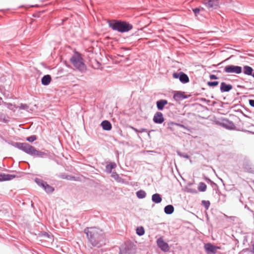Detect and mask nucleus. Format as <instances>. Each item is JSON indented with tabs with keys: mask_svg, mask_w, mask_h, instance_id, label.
I'll return each instance as SVG.
<instances>
[{
	"mask_svg": "<svg viewBox=\"0 0 254 254\" xmlns=\"http://www.w3.org/2000/svg\"><path fill=\"white\" fill-rule=\"evenodd\" d=\"M88 241L93 246L100 248L105 245L106 238L104 231L95 227H86L84 230Z\"/></svg>",
	"mask_w": 254,
	"mask_h": 254,
	"instance_id": "f257e3e1",
	"label": "nucleus"
},
{
	"mask_svg": "<svg viewBox=\"0 0 254 254\" xmlns=\"http://www.w3.org/2000/svg\"><path fill=\"white\" fill-rule=\"evenodd\" d=\"M107 23L109 28L113 31L121 33H127L133 28L132 24L125 20H109L107 21Z\"/></svg>",
	"mask_w": 254,
	"mask_h": 254,
	"instance_id": "f03ea898",
	"label": "nucleus"
},
{
	"mask_svg": "<svg viewBox=\"0 0 254 254\" xmlns=\"http://www.w3.org/2000/svg\"><path fill=\"white\" fill-rule=\"evenodd\" d=\"M70 62L76 70L81 73H85L87 69V67L84 63L83 59L81 54L78 51H75L73 54L70 59Z\"/></svg>",
	"mask_w": 254,
	"mask_h": 254,
	"instance_id": "7ed1b4c3",
	"label": "nucleus"
},
{
	"mask_svg": "<svg viewBox=\"0 0 254 254\" xmlns=\"http://www.w3.org/2000/svg\"><path fill=\"white\" fill-rule=\"evenodd\" d=\"M24 153L34 157H40L42 158H46L49 156L48 153L38 150L35 147L29 143L27 144Z\"/></svg>",
	"mask_w": 254,
	"mask_h": 254,
	"instance_id": "20e7f679",
	"label": "nucleus"
},
{
	"mask_svg": "<svg viewBox=\"0 0 254 254\" xmlns=\"http://www.w3.org/2000/svg\"><path fill=\"white\" fill-rule=\"evenodd\" d=\"M136 246L131 241H127L120 248L119 254H135Z\"/></svg>",
	"mask_w": 254,
	"mask_h": 254,
	"instance_id": "39448f33",
	"label": "nucleus"
},
{
	"mask_svg": "<svg viewBox=\"0 0 254 254\" xmlns=\"http://www.w3.org/2000/svg\"><path fill=\"white\" fill-rule=\"evenodd\" d=\"M0 138L8 144L25 152L28 143L14 142L10 140H6L2 135H0Z\"/></svg>",
	"mask_w": 254,
	"mask_h": 254,
	"instance_id": "423d86ee",
	"label": "nucleus"
},
{
	"mask_svg": "<svg viewBox=\"0 0 254 254\" xmlns=\"http://www.w3.org/2000/svg\"><path fill=\"white\" fill-rule=\"evenodd\" d=\"M172 77L173 78L179 79L180 82L183 84L188 83L190 81L189 76L183 71L174 72Z\"/></svg>",
	"mask_w": 254,
	"mask_h": 254,
	"instance_id": "0eeeda50",
	"label": "nucleus"
},
{
	"mask_svg": "<svg viewBox=\"0 0 254 254\" xmlns=\"http://www.w3.org/2000/svg\"><path fill=\"white\" fill-rule=\"evenodd\" d=\"M156 243L158 247L162 251L165 253L169 252L170 249L169 246L167 242L164 241L162 237H160L157 240Z\"/></svg>",
	"mask_w": 254,
	"mask_h": 254,
	"instance_id": "6e6552de",
	"label": "nucleus"
},
{
	"mask_svg": "<svg viewBox=\"0 0 254 254\" xmlns=\"http://www.w3.org/2000/svg\"><path fill=\"white\" fill-rule=\"evenodd\" d=\"M204 250L207 254H215L218 249L220 247L216 246L210 243H207L204 245Z\"/></svg>",
	"mask_w": 254,
	"mask_h": 254,
	"instance_id": "1a4fd4ad",
	"label": "nucleus"
},
{
	"mask_svg": "<svg viewBox=\"0 0 254 254\" xmlns=\"http://www.w3.org/2000/svg\"><path fill=\"white\" fill-rule=\"evenodd\" d=\"M190 95H186L185 92L182 91H176L173 94V98L177 102L188 99Z\"/></svg>",
	"mask_w": 254,
	"mask_h": 254,
	"instance_id": "9d476101",
	"label": "nucleus"
},
{
	"mask_svg": "<svg viewBox=\"0 0 254 254\" xmlns=\"http://www.w3.org/2000/svg\"><path fill=\"white\" fill-rule=\"evenodd\" d=\"M225 71L227 73L239 74L242 72V67L239 66L227 65L225 67Z\"/></svg>",
	"mask_w": 254,
	"mask_h": 254,
	"instance_id": "9b49d317",
	"label": "nucleus"
},
{
	"mask_svg": "<svg viewBox=\"0 0 254 254\" xmlns=\"http://www.w3.org/2000/svg\"><path fill=\"white\" fill-rule=\"evenodd\" d=\"M203 4L208 8L217 9L219 5V0H205Z\"/></svg>",
	"mask_w": 254,
	"mask_h": 254,
	"instance_id": "f8f14e48",
	"label": "nucleus"
},
{
	"mask_svg": "<svg viewBox=\"0 0 254 254\" xmlns=\"http://www.w3.org/2000/svg\"><path fill=\"white\" fill-rule=\"evenodd\" d=\"M164 121L165 118L162 113L158 111L155 113L153 118V121L155 124H161Z\"/></svg>",
	"mask_w": 254,
	"mask_h": 254,
	"instance_id": "ddd939ff",
	"label": "nucleus"
},
{
	"mask_svg": "<svg viewBox=\"0 0 254 254\" xmlns=\"http://www.w3.org/2000/svg\"><path fill=\"white\" fill-rule=\"evenodd\" d=\"M168 102L166 99H159L156 102V108L159 111H163L165 108V106L167 105Z\"/></svg>",
	"mask_w": 254,
	"mask_h": 254,
	"instance_id": "4468645a",
	"label": "nucleus"
},
{
	"mask_svg": "<svg viewBox=\"0 0 254 254\" xmlns=\"http://www.w3.org/2000/svg\"><path fill=\"white\" fill-rule=\"evenodd\" d=\"M221 109H217L218 113L212 117V121L217 125H219L222 127V117H219L218 114L221 115V113L220 112Z\"/></svg>",
	"mask_w": 254,
	"mask_h": 254,
	"instance_id": "2eb2a0df",
	"label": "nucleus"
},
{
	"mask_svg": "<svg viewBox=\"0 0 254 254\" xmlns=\"http://www.w3.org/2000/svg\"><path fill=\"white\" fill-rule=\"evenodd\" d=\"M102 129L106 131H110L112 129V125L110 121L105 120L100 124Z\"/></svg>",
	"mask_w": 254,
	"mask_h": 254,
	"instance_id": "dca6fc26",
	"label": "nucleus"
},
{
	"mask_svg": "<svg viewBox=\"0 0 254 254\" xmlns=\"http://www.w3.org/2000/svg\"><path fill=\"white\" fill-rule=\"evenodd\" d=\"M52 80V77L50 74L44 75L41 78V84L43 86H48L51 83Z\"/></svg>",
	"mask_w": 254,
	"mask_h": 254,
	"instance_id": "f3484780",
	"label": "nucleus"
},
{
	"mask_svg": "<svg viewBox=\"0 0 254 254\" xmlns=\"http://www.w3.org/2000/svg\"><path fill=\"white\" fill-rule=\"evenodd\" d=\"M151 200L153 203L155 204L160 203L162 201V196L160 194L155 193L152 195Z\"/></svg>",
	"mask_w": 254,
	"mask_h": 254,
	"instance_id": "a211bd4d",
	"label": "nucleus"
},
{
	"mask_svg": "<svg viewBox=\"0 0 254 254\" xmlns=\"http://www.w3.org/2000/svg\"><path fill=\"white\" fill-rule=\"evenodd\" d=\"M117 166L116 163L114 162H110L106 166V172L108 174L113 173L112 170Z\"/></svg>",
	"mask_w": 254,
	"mask_h": 254,
	"instance_id": "6ab92c4d",
	"label": "nucleus"
},
{
	"mask_svg": "<svg viewBox=\"0 0 254 254\" xmlns=\"http://www.w3.org/2000/svg\"><path fill=\"white\" fill-rule=\"evenodd\" d=\"M48 194H51L55 191V188L50 186L47 182L42 188Z\"/></svg>",
	"mask_w": 254,
	"mask_h": 254,
	"instance_id": "aec40b11",
	"label": "nucleus"
},
{
	"mask_svg": "<svg viewBox=\"0 0 254 254\" xmlns=\"http://www.w3.org/2000/svg\"><path fill=\"white\" fill-rule=\"evenodd\" d=\"M164 213L167 215H171L174 212V207L172 204H168L164 208Z\"/></svg>",
	"mask_w": 254,
	"mask_h": 254,
	"instance_id": "412c9836",
	"label": "nucleus"
},
{
	"mask_svg": "<svg viewBox=\"0 0 254 254\" xmlns=\"http://www.w3.org/2000/svg\"><path fill=\"white\" fill-rule=\"evenodd\" d=\"M193 184V183L192 182H190L188 183L187 186L185 188V190L187 192L191 193L192 194L197 193V191L195 189H191V188H189V187H191Z\"/></svg>",
	"mask_w": 254,
	"mask_h": 254,
	"instance_id": "4be33fe9",
	"label": "nucleus"
},
{
	"mask_svg": "<svg viewBox=\"0 0 254 254\" xmlns=\"http://www.w3.org/2000/svg\"><path fill=\"white\" fill-rule=\"evenodd\" d=\"M111 174V177L113 178L118 183H123L124 182V180L121 177H120L119 176V175L117 174L116 172H113V173Z\"/></svg>",
	"mask_w": 254,
	"mask_h": 254,
	"instance_id": "5701e85b",
	"label": "nucleus"
},
{
	"mask_svg": "<svg viewBox=\"0 0 254 254\" xmlns=\"http://www.w3.org/2000/svg\"><path fill=\"white\" fill-rule=\"evenodd\" d=\"M136 195L139 199L144 198L146 196V192L142 190H140L136 192Z\"/></svg>",
	"mask_w": 254,
	"mask_h": 254,
	"instance_id": "b1692460",
	"label": "nucleus"
},
{
	"mask_svg": "<svg viewBox=\"0 0 254 254\" xmlns=\"http://www.w3.org/2000/svg\"><path fill=\"white\" fill-rule=\"evenodd\" d=\"M207 189L206 185L203 182H200L198 185V190L200 192H204Z\"/></svg>",
	"mask_w": 254,
	"mask_h": 254,
	"instance_id": "393cba45",
	"label": "nucleus"
},
{
	"mask_svg": "<svg viewBox=\"0 0 254 254\" xmlns=\"http://www.w3.org/2000/svg\"><path fill=\"white\" fill-rule=\"evenodd\" d=\"M164 126H166L167 128L171 131L175 130L174 126L175 125V122H169L168 123L165 122L164 123Z\"/></svg>",
	"mask_w": 254,
	"mask_h": 254,
	"instance_id": "a878e982",
	"label": "nucleus"
},
{
	"mask_svg": "<svg viewBox=\"0 0 254 254\" xmlns=\"http://www.w3.org/2000/svg\"><path fill=\"white\" fill-rule=\"evenodd\" d=\"M136 233L139 236H142L145 234V230L143 227H137L136 229Z\"/></svg>",
	"mask_w": 254,
	"mask_h": 254,
	"instance_id": "bb28decb",
	"label": "nucleus"
},
{
	"mask_svg": "<svg viewBox=\"0 0 254 254\" xmlns=\"http://www.w3.org/2000/svg\"><path fill=\"white\" fill-rule=\"evenodd\" d=\"M253 68L249 66L246 65L244 67V73L247 75H252Z\"/></svg>",
	"mask_w": 254,
	"mask_h": 254,
	"instance_id": "cd10ccee",
	"label": "nucleus"
},
{
	"mask_svg": "<svg viewBox=\"0 0 254 254\" xmlns=\"http://www.w3.org/2000/svg\"><path fill=\"white\" fill-rule=\"evenodd\" d=\"M34 182L36 183V184L41 188L43 187V186L45 185V184L46 183V181L43 180L41 179L38 178H35L34 179Z\"/></svg>",
	"mask_w": 254,
	"mask_h": 254,
	"instance_id": "c85d7f7f",
	"label": "nucleus"
},
{
	"mask_svg": "<svg viewBox=\"0 0 254 254\" xmlns=\"http://www.w3.org/2000/svg\"><path fill=\"white\" fill-rule=\"evenodd\" d=\"M176 153L180 157L184 158H186L187 159H188L190 158V156L189 154H188L186 153H184V152H182L179 150H177Z\"/></svg>",
	"mask_w": 254,
	"mask_h": 254,
	"instance_id": "c756f323",
	"label": "nucleus"
},
{
	"mask_svg": "<svg viewBox=\"0 0 254 254\" xmlns=\"http://www.w3.org/2000/svg\"><path fill=\"white\" fill-rule=\"evenodd\" d=\"M128 127L131 128L132 130H133L136 133H142L143 132L147 131V129L145 128H140V129H137L132 126H129Z\"/></svg>",
	"mask_w": 254,
	"mask_h": 254,
	"instance_id": "7c9ffc66",
	"label": "nucleus"
},
{
	"mask_svg": "<svg viewBox=\"0 0 254 254\" xmlns=\"http://www.w3.org/2000/svg\"><path fill=\"white\" fill-rule=\"evenodd\" d=\"M175 125L176 126H178V127H182V128L185 129L186 130H187V131H188L190 133L192 132V130H191V128L185 126L183 124L178 123H175Z\"/></svg>",
	"mask_w": 254,
	"mask_h": 254,
	"instance_id": "2f4dec72",
	"label": "nucleus"
},
{
	"mask_svg": "<svg viewBox=\"0 0 254 254\" xmlns=\"http://www.w3.org/2000/svg\"><path fill=\"white\" fill-rule=\"evenodd\" d=\"M204 180L207 183L210 184V185L212 186V187H215L216 188H218V185L215 183L214 182H213L210 179H209L208 177L205 176L204 178Z\"/></svg>",
	"mask_w": 254,
	"mask_h": 254,
	"instance_id": "473e14b6",
	"label": "nucleus"
},
{
	"mask_svg": "<svg viewBox=\"0 0 254 254\" xmlns=\"http://www.w3.org/2000/svg\"><path fill=\"white\" fill-rule=\"evenodd\" d=\"M201 204L204 207L206 210H208L210 205V202L209 200H203L201 201Z\"/></svg>",
	"mask_w": 254,
	"mask_h": 254,
	"instance_id": "72a5a7b5",
	"label": "nucleus"
},
{
	"mask_svg": "<svg viewBox=\"0 0 254 254\" xmlns=\"http://www.w3.org/2000/svg\"><path fill=\"white\" fill-rule=\"evenodd\" d=\"M37 139V136L36 135H32L26 138V140L29 142H33Z\"/></svg>",
	"mask_w": 254,
	"mask_h": 254,
	"instance_id": "f704fd0d",
	"label": "nucleus"
},
{
	"mask_svg": "<svg viewBox=\"0 0 254 254\" xmlns=\"http://www.w3.org/2000/svg\"><path fill=\"white\" fill-rule=\"evenodd\" d=\"M61 178L63 179H66L67 180H70V181H75V180L74 176H73L71 175H63L62 176Z\"/></svg>",
	"mask_w": 254,
	"mask_h": 254,
	"instance_id": "c9c22d12",
	"label": "nucleus"
},
{
	"mask_svg": "<svg viewBox=\"0 0 254 254\" xmlns=\"http://www.w3.org/2000/svg\"><path fill=\"white\" fill-rule=\"evenodd\" d=\"M18 108H19L20 110H26L28 112H30L28 109H29V106L26 104H20L19 106H18Z\"/></svg>",
	"mask_w": 254,
	"mask_h": 254,
	"instance_id": "e433bc0d",
	"label": "nucleus"
},
{
	"mask_svg": "<svg viewBox=\"0 0 254 254\" xmlns=\"http://www.w3.org/2000/svg\"><path fill=\"white\" fill-rule=\"evenodd\" d=\"M233 86L230 84H226L223 82V92H227L232 89Z\"/></svg>",
	"mask_w": 254,
	"mask_h": 254,
	"instance_id": "4c0bfd02",
	"label": "nucleus"
},
{
	"mask_svg": "<svg viewBox=\"0 0 254 254\" xmlns=\"http://www.w3.org/2000/svg\"><path fill=\"white\" fill-rule=\"evenodd\" d=\"M207 84L209 87H214L218 85L219 82L217 81H208Z\"/></svg>",
	"mask_w": 254,
	"mask_h": 254,
	"instance_id": "58836bf2",
	"label": "nucleus"
},
{
	"mask_svg": "<svg viewBox=\"0 0 254 254\" xmlns=\"http://www.w3.org/2000/svg\"><path fill=\"white\" fill-rule=\"evenodd\" d=\"M7 174L0 173V182L7 181Z\"/></svg>",
	"mask_w": 254,
	"mask_h": 254,
	"instance_id": "ea45409f",
	"label": "nucleus"
},
{
	"mask_svg": "<svg viewBox=\"0 0 254 254\" xmlns=\"http://www.w3.org/2000/svg\"><path fill=\"white\" fill-rule=\"evenodd\" d=\"M7 181H10L14 178H18V176L14 174H7Z\"/></svg>",
	"mask_w": 254,
	"mask_h": 254,
	"instance_id": "a19ab883",
	"label": "nucleus"
},
{
	"mask_svg": "<svg viewBox=\"0 0 254 254\" xmlns=\"http://www.w3.org/2000/svg\"><path fill=\"white\" fill-rule=\"evenodd\" d=\"M6 105L7 108L11 110H13L14 108H18V106L15 105H13L12 103H7Z\"/></svg>",
	"mask_w": 254,
	"mask_h": 254,
	"instance_id": "79ce46f5",
	"label": "nucleus"
},
{
	"mask_svg": "<svg viewBox=\"0 0 254 254\" xmlns=\"http://www.w3.org/2000/svg\"><path fill=\"white\" fill-rule=\"evenodd\" d=\"M192 11H193L195 16H197L200 12V9L198 7H195V8L192 9Z\"/></svg>",
	"mask_w": 254,
	"mask_h": 254,
	"instance_id": "37998d69",
	"label": "nucleus"
},
{
	"mask_svg": "<svg viewBox=\"0 0 254 254\" xmlns=\"http://www.w3.org/2000/svg\"><path fill=\"white\" fill-rule=\"evenodd\" d=\"M223 127H225L227 128H233L234 126L233 124H231L229 127L227 126L226 124L224 122V120H223Z\"/></svg>",
	"mask_w": 254,
	"mask_h": 254,
	"instance_id": "c03bdc74",
	"label": "nucleus"
},
{
	"mask_svg": "<svg viewBox=\"0 0 254 254\" xmlns=\"http://www.w3.org/2000/svg\"><path fill=\"white\" fill-rule=\"evenodd\" d=\"M209 78L210 79L212 80L217 79L218 78L217 76L216 75L213 74L209 75Z\"/></svg>",
	"mask_w": 254,
	"mask_h": 254,
	"instance_id": "a18cd8bd",
	"label": "nucleus"
},
{
	"mask_svg": "<svg viewBox=\"0 0 254 254\" xmlns=\"http://www.w3.org/2000/svg\"><path fill=\"white\" fill-rule=\"evenodd\" d=\"M42 235L44 236H45V237H46L47 238H49L50 237V235L48 233H47L46 232H43L42 233Z\"/></svg>",
	"mask_w": 254,
	"mask_h": 254,
	"instance_id": "49530a36",
	"label": "nucleus"
},
{
	"mask_svg": "<svg viewBox=\"0 0 254 254\" xmlns=\"http://www.w3.org/2000/svg\"><path fill=\"white\" fill-rule=\"evenodd\" d=\"M215 187V188L214 189V190H215V191H216V193H218V195H220V194H221V191H220V190H219L218 187V188H216V187Z\"/></svg>",
	"mask_w": 254,
	"mask_h": 254,
	"instance_id": "de8ad7c7",
	"label": "nucleus"
},
{
	"mask_svg": "<svg viewBox=\"0 0 254 254\" xmlns=\"http://www.w3.org/2000/svg\"><path fill=\"white\" fill-rule=\"evenodd\" d=\"M249 103L251 106L254 107V100H250Z\"/></svg>",
	"mask_w": 254,
	"mask_h": 254,
	"instance_id": "09e8293b",
	"label": "nucleus"
},
{
	"mask_svg": "<svg viewBox=\"0 0 254 254\" xmlns=\"http://www.w3.org/2000/svg\"><path fill=\"white\" fill-rule=\"evenodd\" d=\"M168 107H166V109H169V108L170 107H172V106H174V104L171 103H169V102H168Z\"/></svg>",
	"mask_w": 254,
	"mask_h": 254,
	"instance_id": "8fccbe9b",
	"label": "nucleus"
},
{
	"mask_svg": "<svg viewBox=\"0 0 254 254\" xmlns=\"http://www.w3.org/2000/svg\"><path fill=\"white\" fill-rule=\"evenodd\" d=\"M154 131V130H153V129H151V130H150V131H149L147 132V135H148V136L149 137V138H151V135H150V132L151 131Z\"/></svg>",
	"mask_w": 254,
	"mask_h": 254,
	"instance_id": "3c124183",
	"label": "nucleus"
},
{
	"mask_svg": "<svg viewBox=\"0 0 254 254\" xmlns=\"http://www.w3.org/2000/svg\"><path fill=\"white\" fill-rule=\"evenodd\" d=\"M64 63L66 67H70V65L68 64V63L66 61H64Z\"/></svg>",
	"mask_w": 254,
	"mask_h": 254,
	"instance_id": "603ef678",
	"label": "nucleus"
},
{
	"mask_svg": "<svg viewBox=\"0 0 254 254\" xmlns=\"http://www.w3.org/2000/svg\"><path fill=\"white\" fill-rule=\"evenodd\" d=\"M222 88H223V87H222V82H221L220 83V91L222 92Z\"/></svg>",
	"mask_w": 254,
	"mask_h": 254,
	"instance_id": "864d4df0",
	"label": "nucleus"
},
{
	"mask_svg": "<svg viewBox=\"0 0 254 254\" xmlns=\"http://www.w3.org/2000/svg\"><path fill=\"white\" fill-rule=\"evenodd\" d=\"M118 132H119V134H120V135L121 136H123V132H122V130L120 129V130L118 131Z\"/></svg>",
	"mask_w": 254,
	"mask_h": 254,
	"instance_id": "5fc2aeb1",
	"label": "nucleus"
},
{
	"mask_svg": "<svg viewBox=\"0 0 254 254\" xmlns=\"http://www.w3.org/2000/svg\"><path fill=\"white\" fill-rule=\"evenodd\" d=\"M252 252L254 254V242L252 245Z\"/></svg>",
	"mask_w": 254,
	"mask_h": 254,
	"instance_id": "6e6d98bb",
	"label": "nucleus"
},
{
	"mask_svg": "<svg viewBox=\"0 0 254 254\" xmlns=\"http://www.w3.org/2000/svg\"><path fill=\"white\" fill-rule=\"evenodd\" d=\"M38 6V5L37 4H35V5H29V7H37Z\"/></svg>",
	"mask_w": 254,
	"mask_h": 254,
	"instance_id": "4d7b16f0",
	"label": "nucleus"
},
{
	"mask_svg": "<svg viewBox=\"0 0 254 254\" xmlns=\"http://www.w3.org/2000/svg\"><path fill=\"white\" fill-rule=\"evenodd\" d=\"M33 16L34 17H38L39 15H38L37 14H33Z\"/></svg>",
	"mask_w": 254,
	"mask_h": 254,
	"instance_id": "13d9d810",
	"label": "nucleus"
},
{
	"mask_svg": "<svg viewBox=\"0 0 254 254\" xmlns=\"http://www.w3.org/2000/svg\"><path fill=\"white\" fill-rule=\"evenodd\" d=\"M96 62H97V64L99 65H101V64L99 62L97 61L96 60H95Z\"/></svg>",
	"mask_w": 254,
	"mask_h": 254,
	"instance_id": "bf43d9fd",
	"label": "nucleus"
},
{
	"mask_svg": "<svg viewBox=\"0 0 254 254\" xmlns=\"http://www.w3.org/2000/svg\"><path fill=\"white\" fill-rule=\"evenodd\" d=\"M2 99L0 97V105H1V101H2Z\"/></svg>",
	"mask_w": 254,
	"mask_h": 254,
	"instance_id": "052dcab7",
	"label": "nucleus"
},
{
	"mask_svg": "<svg viewBox=\"0 0 254 254\" xmlns=\"http://www.w3.org/2000/svg\"><path fill=\"white\" fill-rule=\"evenodd\" d=\"M110 59H113V56H109Z\"/></svg>",
	"mask_w": 254,
	"mask_h": 254,
	"instance_id": "680f3d73",
	"label": "nucleus"
},
{
	"mask_svg": "<svg viewBox=\"0 0 254 254\" xmlns=\"http://www.w3.org/2000/svg\"><path fill=\"white\" fill-rule=\"evenodd\" d=\"M24 5H21L20 6H19V7H24Z\"/></svg>",
	"mask_w": 254,
	"mask_h": 254,
	"instance_id": "e2e57ef3",
	"label": "nucleus"
},
{
	"mask_svg": "<svg viewBox=\"0 0 254 254\" xmlns=\"http://www.w3.org/2000/svg\"><path fill=\"white\" fill-rule=\"evenodd\" d=\"M31 206L33 207V203L32 202V201L31 202Z\"/></svg>",
	"mask_w": 254,
	"mask_h": 254,
	"instance_id": "0e129e2a",
	"label": "nucleus"
},
{
	"mask_svg": "<svg viewBox=\"0 0 254 254\" xmlns=\"http://www.w3.org/2000/svg\"><path fill=\"white\" fill-rule=\"evenodd\" d=\"M219 179H220V180L222 182V181H223L222 179H221V178H219Z\"/></svg>",
	"mask_w": 254,
	"mask_h": 254,
	"instance_id": "69168bd1",
	"label": "nucleus"
},
{
	"mask_svg": "<svg viewBox=\"0 0 254 254\" xmlns=\"http://www.w3.org/2000/svg\"><path fill=\"white\" fill-rule=\"evenodd\" d=\"M252 76H253V77L254 78V72L253 73V74H252Z\"/></svg>",
	"mask_w": 254,
	"mask_h": 254,
	"instance_id": "338daca9",
	"label": "nucleus"
},
{
	"mask_svg": "<svg viewBox=\"0 0 254 254\" xmlns=\"http://www.w3.org/2000/svg\"><path fill=\"white\" fill-rule=\"evenodd\" d=\"M222 64V62H221V63H219V65H220V64Z\"/></svg>",
	"mask_w": 254,
	"mask_h": 254,
	"instance_id": "774afa93",
	"label": "nucleus"
}]
</instances>
